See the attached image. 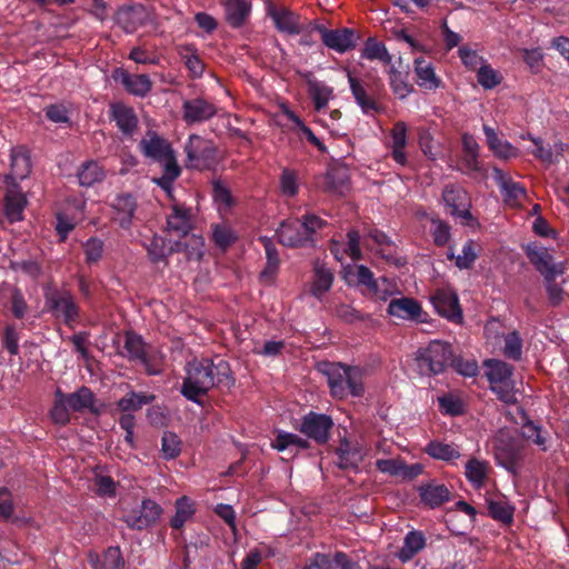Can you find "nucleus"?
<instances>
[{
	"label": "nucleus",
	"mask_w": 569,
	"mask_h": 569,
	"mask_svg": "<svg viewBox=\"0 0 569 569\" xmlns=\"http://www.w3.org/2000/svg\"><path fill=\"white\" fill-rule=\"evenodd\" d=\"M186 373L180 392L196 403H201V398L213 387L229 389L234 383L230 366L222 359L218 362L193 359L188 362Z\"/></svg>",
	"instance_id": "f257e3e1"
},
{
	"label": "nucleus",
	"mask_w": 569,
	"mask_h": 569,
	"mask_svg": "<svg viewBox=\"0 0 569 569\" xmlns=\"http://www.w3.org/2000/svg\"><path fill=\"white\" fill-rule=\"evenodd\" d=\"M318 368L327 377L330 393L336 399L363 396L366 388L361 367L323 361L319 363Z\"/></svg>",
	"instance_id": "f03ea898"
},
{
	"label": "nucleus",
	"mask_w": 569,
	"mask_h": 569,
	"mask_svg": "<svg viewBox=\"0 0 569 569\" xmlns=\"http://www.w3.org/2000/svg\"><path fill=\"white\" fill-rule=\"evenodd\" d=\"M491 443L492 453L498 466L503 467L512 475H518L525 458L526 446L523 440L509 429H499Z\"/></svg>",
	"instance_id": "7ed1b4c3"
},
{
	"label": "nucleus",
	"mask_w": 569,
	"mask_h": 569,
	"mask_svg": "<svg viewBox=\"0 0 569 569\" xmlns=\"http://www.w3.org/2000/svg\"><path fill=\"white\" fill-rule=\"evenodd\" d=\"M453 356V347L443 340H431L426 347L418 348L416 351V363L418 372L427 377L443 373L450 359Z\"/></svg>",
	"instance_id": "20e7f679"
},
{
	"label": "nucleus",
	"mask_w": 569,
	"mask_h": 569,
	"mask_svg": "<svg viewBox=\"0 0 569 569\" xmlns=\"http://www.w3.org/2000/svg\"><path fill=\"white\" fill-rule=\"evenodd\" d=\"M187 169L209 170L218 160V148L216 143L199 134H190L184 144Z\"/></svg>",
	"instance_id": "39448f33"
},
{
	"label": "nucleus",
	"mask_w": 569,
	"mask_h": 569,
	"mask_svg": "<svg viewBox=\"0 0 569 569\" xmlns=\"http://www.w3.org/2000/svg\"><path fill=\"white\" fill-rule=\"evenodd\" d=\"M442 200L449 214L463 226L477 223L471 212V197L460 184L449 183L442 189Z\"/></svg>",
	"instance_id": "423d86ee"
},
{
	"label": "nucleus",
	"mask_w": 569,
	"mask_h": 569,
	"mask_svg": "<svg viewBox=\"0 0 569 569\" xmlns=\"http://www.w3.org/2000/svg\"><path fill=\"white\" fill-rule=\"evenodd\" d=\"M482 366L486 369L485 373L491 391L496 392L499 399L507 400L510 396V389H512L515 367L502 361V359L495 358L486 359Z\"/></svg>",
	"instance_id": "0eeeda50"
},
{
	"label": "nucleus",
	"mask_w": 569,
	"mask_h": 569,
	"mask_svg": "<svg viewBox=\"0 0 569 569\" xmlns=\"http://www.w3.org/2000/svg\"><path fill=\"white\" fill-rule=\"evenodd\" d=\"M348 80L350 86V91L357 102L359 104L361 111L365 114H372V112H381L382 106L376 100V94L379 93L381 87H383L381 80H376L366 89L362 81L358 80V78L352 77L351 73H348Z\"/></svg>",
	"instance_id": "6e6552de"
},
{
	"label": "nucleus",
	"mask_w": 569,
	"mask_h": 569,
	"mask_svg": "<svg viewBox=\"0 0 569 569\" xmlns=\"http://www.w3.org/2000/svg\"><path fill=\"white\" fill-rule=\"evenodd\" d=\"M430 301L435 310L452 322H461L463 319V311L459 302V297L451 288H437Z\"/></svg>",
	"instance_id": "1a4fd4ad"
},
{
	"label": "nucleus",
	"mask_w": 569,
	"mask_h": 569,
	"mask_svg": "<svg viewBox=\"0 0 569 569\" xmlns=\"http://www.w3.org/2000/svg\"><path fill=\"white\" fill-rule=\"evenodd\" d=\"M305 139L313 144L318 151L327 152L326 144L316 136L311 127L307 126L303 119L287 108V141L289 144H296L297 141H305Z\"/></svg>",
	"instance_id": "9d476101"
},
{
	"label": "nucleus",
	"mask_w": 569,
	"mask_h": 569,
	"mask_svg": "<svg viewBox=\"0 0 569 569\" xmlns=\"http://www.w3.org/2000/svg\"><path fill=\"white\" fill-rule=\"evenodd\" d=\"M162 513V508L151 499H144L137 508L123 516L124 522L131 529L143 530L154 525Z\"/></svg>",
	"instance_id": "9b49d317"
},
{
	"label": "nucleus",
	"mask_w": 569,
	"mask_h": 569,
	"mask_svg": "<svg viewBox=\"0 0 569 569\" xmlns=\"http://www.w3.org/2000/svg\"><path fill=\"white\" fill-rule=\"evenodd\" d=\"M48 303L56 318H61L68 326H72L79 318V307L74 297L67 290H56L48 298Z\"/></svg>",
	"instance_id": "f8f14e48"
},
{
	"label": "nucleus",
	"mask_w": 569,
	"mask_h": 569,
	"mask_svg": "<svg viewBox=\"0 0 569 569\" xmlns=\"http://www.w3.org/2000/svg\"><path fill=\"white\" fill-rule=\"evenodd\" d=\"M319 32L321 34V40L327 48L341 53L356 48L360 39L357 31L355 29H349V27H342L341 29H327V27H320Z\"/></svg>",
	"instance_id": "ddd939ff"
},
{
	"label": "nucleus",
	"mask_w": 569,
	"mask_h": 569,
	"mask_svg": "<svg viewBox=\"0 0 569 569\" xmlns=\"http://www.w3.org/2000/svg\"><path fill=\"white\" fill-rule=\"evenodd\" d=\"M181 110L182 119L187 124L204 122L217 114L214 103L202 97L184 100Z\"/></svg>",
	"instance_id": "4468645a"
},
{
	"label": "nucleus",
	"mask_w": 569,
	"mask_h": 569,
	"mask_svg": "<svg viewBox=\"0 0 569 569\" xmlns=\"http://www.w3.org/2000/svg\"><path fill=\"white\" fill-rule=\"evenodd\" d=\"M335 423L326 413L309 412L302 418L301 431L318 443H327Z\"/></svg>",
	"instance_id": "2eb2a0df"
},
{
	"label": "nucleus",
	"mask_w": 569,
	"mask_h": 569,
	"mask_svg": "<svg viewBox=\"0 0 569 569\" xmlns=\"http://www.w3.org/2000/svg\"><path fill=\"white\" fill-rule=\"evenodd\" d=\"M523 250L529 262L538 270L546 282V280L550 278L549 274H551L557 263L555 262V256L550 253L548 248L539 242L527 243Z\"/></svg>",
	"instance_id": "dca6fc26"
},
{
	"label": "nucleus",
	"mask_w": 569,
	"mask_h": 569,
	"mask_svg": "<svg viewBox=\"0 0 569 569\" xmlns=\"http://www.w3.org/2000/svg\"><path fill=\"white\" fill-rule=\"evenodd\" d=\"M28 200L20 187L12 182L8 184L3 199V213L10 223L21 221Z\"/></svg>",
	"instance_id": "f3484780"
},
{
	"label": "nucleus",
	"mask_w": 569,
	"mask_h": 569,
	"mask_svg": "<svg viewBox=\"0 0 569 569\" xmlns=\"http://www.w3.org/2000/svg\"><path fill=\"white\" fill-rule=\"evenodd\" d=\"M417 492L421 503L429 508L443 506L451 499V491H449L447 485L435 479L418 485Z\"/></svg>",
	"instance_id": "a211bd4d"
},
{
	"label": "nucleus",
	"mask_w": 569,
	"mask_h": 569,
	"mask_svg": "<svg viewBox=\"0 0 569 569\" xmlns=\"http://www.w3.org/2000/svg\"><path fill=\"white\" fill-rule=\"evenodd\" d=\"M493 179L500 188L503 200L509 204H517L519 201L526 199L527 189L522 183L513 181L509 173L495 166L492 168Z\"/></svg>",
	"instance_id": "6ab92c4d"
},
{
	"label": "nucleus",
	"mask_w": 569,
	"mask_h": 569,
	"mask_svg": "<svg viewBox=\"0 0 569 569\" xmlns=\"http://www.w3.org/2000/svg\"><path fill=\"white\" fill-rule=\"evenodd\" d=\"M112 78L120 82L133 96L146 97L152 89V81L147 74H131L122 68L113 71Z\"/></svg>",
	"instance_id": "aec40b11"
},
{
	"label": "nucleus",
	"mask_w": 569,
	"mask_h": 569,
	"mask_svg": "<svg viewBox=\"0 0 569 569\" xmlns=\"http://www.w3.org/2000/svg\"><path fill=\"white\" fill-rule=\"evenodd\" d=\"M141 152L153 161H161L168 158L174 150L171 143L154 131H148L139 142Z\"/></svg>",
	"instance_id": "412c9836"
},
{
	"label": "nucleus",
	"mask_w": 569,
	"mask_h": 569,
	"mask_svg": "<svg viewBox=\"0 0 569 569\" xmlns=\"http://www.w3.org/2000/svg\"><path fill=\"white\" fill-rule=\"evenodd\" d=\"M482 131L486 136V143L489 150L498 159L509 160L512 159V157H518V148L513 147V144L510 143V141L503 140V138L500 137L495 127L483 124Z\"/></svg>",
	"instance_id": "4be33fe9"
},
{
	"label": "nucleus",
	"mask_w": 569,
	"mask_h": 569,
	"mask_svg": "<svg viewBox=\"0 0 569 569\" xmlns=\"http://www.w3.org/2000/svg\"><path fill=\"white\" fill-rule=\"evenodd\" d=\"M167 228L180 238L186 237L193 228L191 209L184 204H173L172 212L167 218Z\"/></svg>",
	"instance_id": "5701e85b"
},
{
	"label": "nucleus",
	"mask_w": 569,
	"mask_h": 569,
	"mask_svg": "<svg viewBox=\"0 0 569 569\" xmlns=\"http://www.w3.org/2000/svg\"><path fill=\"white\" fill-rule=\"evenodd\" d=\"M367 237L379 247L378 254L382 257V259L395 263L396 266H403L406 261L398 258L397 247L391 237L387 236L386 232L380 231V229H369Z\"/></svg>",
	"instance_id": "b1692460"
},
{
	"label": "nucleus",
	"mask_w": 569,
	"mask_h": 569,
	"mask_svg": "<svg viewBox=\"0 0 569 569\" xmlns=\"http://www.w3.org/2000/svg\"><path fill=\"white\" fill-rule=\"evenodd\" d=\"M388 313L400 319L418 321L421 318L422 309L418 300L413 298H398L391 299L388 306Z\"/></svg>",
	"instance_id": "393cba45"
},
{
	"label": "nucleus",
	"mask_w": 569,
	"mask_h": 569,
	"mask_svg": "<svg viewBox=\"0 0 569 569\" xmlns=\"http://www.w3.org/2000/svg\"><path fill=\"white\" fill-rule=\"evenodd\" d=\"M111 116L123 134H132L138 127V118L133 108L123 103L111 104Z\"/></svg>",
	"instance_id": "a878e982"
},
{
	"label": "nucleus",
	"mask_w": 569,
	"mask_h": 569,
	"mask_svg": "<svg viewBox=\"0 0 569 569\" xmlns=\"http://www.w3.org/2000/svg\"><path fill=\"white\" fill-rule=\"evenodd\" d=\"M427 545V537L425 532L418 531V529H411L405 536L402 546L398 552V559L402 562L410 561L415 558L417 552L423 550Z\"/></svg>",
	"instance_id": "bb28decb"
},
{
	"label": "nucleus",
	"mask_w": 569,
	"mask_h": 569,
	"mask_svg": "<svg viewBox=\"0 0 569 569\" xmlns=\"http://www.w3.org/2000/svg\"><path fill=\"white\" fill-rule=\"evenodd\" d=\"M413 66L419 86L425 89H438V87L441 86L442 81L438 74H436L435 67H432L429 60L420 56L413 60Z\"/></svg>",
	"instance_id": "cd10ccee"
},
{
	"label": "nucleus",
	"mask_w": 569,
	"mask_h": 569,
	"mask_svg": "<svg viewBox=\"0 0 569 569\" xmlns=\"http://www.w3.org/2000/svg\"><path fill=\"white\" fill-rule=\"evenodd\" d=\"M490 470L489 461L478 460V458H470L465 465V476L476 489H480L487 483Z\"/></svg>",
	"instance_id": "c85d7f7f"
},
{
	"label": "nucleus",
	"mask_w": 569,
	"mask_h": 569,
	"mask_svg": "<svg viewBox=\"0 0 569 569\" xmlns=\"http://www.w3.org/2000/svg\"><path fill=\"white\" fill-rule=\"evenodd\" d=\"M112 208L118 213V217H116L114 219L119 222V224L122 228L128 229L131 224V219L137 209L136 199L129 193L119 194L114 198L112 202Z\"/></svg>",
	"instance_id": "c756f323"
},
{
	"label": "nucleus",
	"mask_w": 569,
	"mask_h": 569,
	"mask_svg": "<svg viewBox=\"0 0 569 569\" xmlns=\"http://www.w3.org/2000/svg\"><path fill=\"white\" fill-rule=\"evenodd\" d=\"M308 92L313 100V104L317 111L327 108L329 101L335 94V89L331 86L325 84V82L313 80L312 74L308 73Z\"/></svg>",
	"instance_id": "7c9ffc66"
},
{
	"label": "nucleus",
	"mask_w": 569,
	"mask_h": 569,
	"mask_svg": "<svg viewBox=\"0 0 569 569\" xmlns=\"http://www.w3.org/2000/svg\"><path fill=\"white\" fill-rule=\"evenodd\" d=\"M31 171L30 157L23 148L13 149L11 153V173L7 178L8 184L16 179H24Z\"/></svg>",
	"instance_id": "2f4dec72"
},
{
	"label": "nucleus",
	"mask_w": 569,
	"mask_h": 569,
	"mask_svg": "<svg viewBox=\"0 0 569 569\" xmlns=\"http://www.w3.org/2000/svg\"><path fill=\"white\" fill-rule=\"evenodd\" d=\"M224 9L226 19L233 28L241 27L250 13V4L246 0H226Z\"/></svg>",
	"instance_id": "473e14b6"
},
{
	"label": "nucleus",
	"mask_w": 569,
	"mask_h": 569,
	"mask_svg": "<svg viewBox=\"0 0 569 569\" xmlns=\"http://www.w3.org/2000/svg\"><path fill=\"white\" fill-rule=\"evenodd\" d=\"M488 507V515L496 519V521H500L502 525L510 526L515 519V506L510 505V502L505 501V499H496L488 498L486 499Z\"/></svg>",
	"instance_id": "72a5a7b5"
},
{
	"label": "nucleus",
	"mask_w": 569,
	"mask_h": 569,
	"mask_svg": "<svg viewBox=\"0 0 569 569\" xmlns=\"http://www.w3.org/2000/svg\"><path fill=\"white\" fill-rule=\"evenodd\" d=\"M336 453L338 456L337 466L340 469H357L362 459L360 449H358V447H351L348 439L341 440Z\"/></svg>",
	"instance_id": "f704fd0d"
},
{
	"label": "nucleus",
	"mask_w": 569,
	"mask_h": 569,
	"mask_svg": "<svg viewBox=\"0 0 569 569\" xmlns=\"http://www.w3.org/2000/svg\"><path fill=\"white\" fill-rule=\"evenodd\" d=\"M425 451L431 458L447 462H453L461 456L459 447L453 446V443L440 442V440H431L427 443Z\"/></svg>",
	"instance_id": "c9c22d12"
},
{
	"label": "nucleus",
	"mask_w": 569,
	"mask_h": 569,
	"mask_svg": "<svg viewBox=\"0 0 569 569\" xmlns=\"http://www.w3.org/2000/svg\"><path fill=\"white\" fill-rule=\"evenodd\" d=\"M154 399V395L130 391L118 400L117 408L124 413H130L140 410L146 405L152 403Z\"/></svg>",
	"instance_id": "e433bc0d"
},
{
	"label": "nucleus",
	"mask_w": 569,
	"mask_h": 569,
	"mask_svg": "<svg viewBox=\"0 0 569 569\" xmlns=\"http://www.w3.org/2000/svg\"><path fill=\"white\" fill-rule=\"evenodd\" d=\"M162 164L163 173L159 179L154 181L159 187H161L166 191H170L173 184V181L179 178L181 174V168L177 162L174 151L168 156L164 160L158 161Z\"/></svg>",
	"instance_id": "4c0bfd02"
},
{
	"label": "nucleus",
	"mask_w": 569,
	"mask_h": 569,
	"mask_svg": "<svg viewBox=\"0 0 569 569\" xmlns=\"http://www.w3.org/2000/svg\"><path fill=\"white\" fill-rule=\"evenodd\" d=\"M361 57L367 60H380L385 64H390L392 61V56L388 52L385 43L373 37L367 38L361 50Z\"/></svg>",
	"instance_id": "58836bf2"
},
{
	"label": "nucleus",
	"mask_w": 569,
	"mask_h": 569,
	"mask_svg": "<svg viewBox=\"0 0 569 569\" xmlns=\"http://www.w3.org/2000/svg\"><path fill=\"white\" fill-rule=\"evenodd\" d=\"M64 399L69 408L73 411H82L89 409L94 411V395L88 387H81L76 392L64 393Z\"/></svg>",
	"instance_id": "ea45409f"
},
{
	"label": "nucleus",
	"mask_w": 569,
	"mask_h": 569,
	"mask_svg": "<svg viewBox=\"0 0 569 569\" xmlns=\"http://www.w3.org/2000/svg\"><path fill=\"white\" fill-rule=\"evenodd\" d=\"M333 279L335 274L332 270L328 269L327 266L321 264V262H316L312 284L313 296L321 297L323 293L328 292L332 287Z\"/></svg>",
	"instance_id": "a19ab883"
},
{
	"label": "nucleus",
	"mask_w": 569,
	"mask_h": 569,
	"mask_svg": "<svg viewBox=\"0 0 569 569\" xmlns=\"http://www.w3.org/2000/svg\"><path fill=\"white\" fill-rule=\"evenodd\" d=\"M563 273L561 264H556L553 270L550 271L549 280L545 282V289L548 295V301L551 307H559L563 301L565 290L561 284L557 283L558 274Z\"/></svg>",
	"instance_id": "79ce46f5"
},
{
	"label": "nucleus",
	"mask_w": 569,
	"mask_h": 569,
	"mask_svg": "<svg viewBox=\"0 0 569 569\" xmlns=\"http://www.w3.org/2000/svg\"><path fill=\"white\" fill-rule=\"evenodd\" d=\"M120 353L131 360H141L146 362L144 343L140 336L127 331L124 335L123 350Z\"/></svg>",
	"instance_id": "37998d69"
},
{
	"label": "nucleus",
	"mask_w": 569,
	"mask_h": 569,
	"mask_svg": "<svg viewBox=\"0 0 569 569\" xmlns=\"http://www.w3.org/2000/svg\"><path fill=\"white\" fill-rule=\"evenodd\" d=\"M357 281L359 284L366 286L372 296L378 297V299H386L387 292L380 290L379 282L369 267L363 264L357 266Z\"/></svg>",
	"instance_id": "c03bdc74"
},
{
	"label": "nucleus",
	"mask_w": 569,
	"mask_h": 569,
	"mask_svg": "<svg viewBox=\"0 0 569 569\" xmlns=\"http://www.w3.org/2000/svg\"><path fill=\"white\" fill-rule=\"evenodd\" d=\"M194 508L187 497H181L176 502V515L170 521L173 529H181L183 525L192 517Z\"/></svg>",
	"instance_id": "a18cd8bd"
},
{
	"label": "nucleus",
	"mask_w": 569,
	"mask_h": 569,
	"mask_svg": "<svg viewBox=\"0 0 569 569\" xmlns=\"http://www.w3.org/2000/svg\"><path fill=\"white\" fill-rule=\"evenodd\" d=\"M103 171L96 161L84 162L78 171V179L81 186L90 187L103 179Z\"/></svg>",
	"instance_id": "49530a36"
},
{
	"label": "nucleus",
	"mask_w": 569,
	"mask_h": 569,
	"mask_svg": "<svg viewBox=\"0 0 569 569\" xmlns=\"http://www.w3.org/2000/svg\"><path fill=\"white\" fill-rule=\"evenodd\" d=\"M479 244L475 240L469 239L462 244V252L456 258V266L460 270H467V268L473 267L479 256Z\"/></svg>",
	"instance_id": "de8ad7c7"
},
{
	"label": "nucleus",
	"mask_w": 569,
	"mask_h": 569,
	"mask_svg": "<svg viewBox=\"0 0 569 569\" xmlns=\"http://www.w3.org/2000/svg\"><path fill=\"white\" fill-rule=\"evenodd\" d=\"M503 353L509 359H521L523 355V339L520 332L511 331L503 337Z\"/></svg>",
	"instance_id": "09e8293b"
},
{
	"label": "nucleus",
	"mask_w": 569,
	"mask_h": 569,
	"mask_svg": "<svg viewBox=\"0 0 569 569\" xmlns=\"http://www.w3.org/2000/svg\"><path fill=\"white\" fill-rule=\"evenodd\" d=\"M449 366H451L458 373L463 377H477L479 373V363L473 358H461V356H455L452 350V359H450Z\"/></svg>",
	"instance_id": "8fccbe9b"
},
{
	"label": "nucleus",
	"mask_w": 569,
	"mask_h": 569,
	"mask_svg": "<svg viewBox=\"0 0 569 569\" xmlns=\"http://www.w3.org/2000/svg\"><path fill=\"white\" fill-rule=\"evenodd\" d=\"M69 410H71L64 399V393L58 389L54 392V403L50 411L51 418L56 423L66 425L70 421Z\"/></svg>",
	"instance_id": "3c124183"
},
{
	"label": "nucleus",
	"mask_w": 569,
	"mask_h": 569,
	"mask_svg": "<svg viewBox=\"0 0 569 569\" xmlns=\"http://www.w3.org/2000/svg\"><path fill=\"white\" fill-rule=\"evenodd\" d=\"M96 569H123L124 560L119 547H110L106 550L102 559H97Z\"/></svg>",
	"instance_id": "603ef678"
},
{
	"label": "nucleus",
	"mask_w": 569,
	"mask_h": 569,
	"mask_svg": "<svg viewBox=\"0 0 569 569\" xmlns=\"http://www.w3.org/2000/svg\"><path fill=\"white\" fill-rule=\"evenodd\" d=\"M390 87L398 98H407L412 92L413 86L408 82L407 78L397 70L396 67H390Z\"/></svg>",
	"instance_id": "864d4df0"
},
{
	"label": "nucleus",
	"mask_w": 569,
	"mask_h": 569,
	"mask_svg": "<svg viewBox=\"0 0 569 569\" xmlns=\"http://www.w3.org/2000/svg\"><path fill=\"white\" fill-rule=\"evenodd\" d=\"M501 79L502 74L492 69L489 63H480L477 70V80L483 89H495V87L499 86Z\"/></svg>",
	"instance_id": "5fc2aeb1"
},
{
	"label": "nucleus",
	"mask_w": 569,
	"mask_h": 569,
	"mask_svg": "<svg viewBox=\"0 0 569 569\" xmlns=\"http://www.w3.org/2000/svg\"><path fill=\"white\" fill-rule=\"evenodd\" d=\"M438 402L442 413L449 415V417H459L465 413V403L458 396L443 395L438 398Z\"/></svg>",
	"instance_id": "6e6d98bb"
},
{
	"label": "nucleus",
	"mask_w": 569,
	"mask_h": 569,
	"mask_svg": "<svg viewBox=\"0 0 569 569\" xmlns=\"http://www.w3.org/2000/svg\"><path fill=\"white\" fill-rule=\"evenodd\" d=\"M523 436L527 440L540 447L542 451L548 450V432H543L542 428L533 423V421H527V423H525Z\"/></svg>",
	"instance_id": "4d7b16f0"
},
{
	"label": "nucleus",
	"mask_w": 569,
	"mask_h": 569,
	"mask_svg": "<svg viewBox=\"0 0 569 569\" xmlns=\"http://www.w3.org/2000/svg\"><path fill=\"white\" fill-rule=\"evenodd\" d=\"M348 182L346 170L333 169L326 174V188L332 192L343 193Z\"/></svg>",
	"instance_id": "13d9d810"
},
{
	"label": "nucleus",
	"mask_w": 569,
	"mask_h": 569,
	"mask_svg": "<svg viewBox=\"0 0 569 569\" xmlns=\"http://www.w3.org/2000/svg\"><path fill=\"white\" fill-rule=\"evenodd\" d=\"M161 451L166 459H174L181 452V441L179 437L170 431H166L162 436Z\"/></svg>",
	"instance_id": "bf43d9fd"
},
{
	"label": "nucleus",
	"mask_w": 569,
	"mask_h": 569,
	"mask_svg": "<svg viewBox=\"0 0 569 569\" xmlns=\"http://www.w3.org/2000/svg\"><path fill=\"white\" fill-rule=\"evenodd\" d=\"M309 30L308 19L301 18L287 8V34H303Z\"/></svg>",
	"instance_id": "052dcab7"
},
{
	"label": "nucleus",
	"mask_w": 569,
	"mask_h": 569,
	"mask_svg": "<svg viewBox=\"0 0 569 569\" xmlns=\"http://www.w3.org/2000/svg\"><path fill=\"white\" fill-rule=\"evenodd\" d=\"M182 58L184 59L186 67L191 72L193 78H199L202 76L204 64L193 48L187 47L186 53H182Z\"/></svg>",
	"instance_id": "680f3d73"
},
{
	"label": "nucleus",
	"mask_w": 569,
	"mask_h": 569,
	"mask_svg": "<svg viewBox=\"0 0 569 569\" xmlns=\"http://www.w3.org/2000/svg\"><path fill=\"white\" fill-rule=\"evenodd\" d=\"M432 230L431 234L433 237V242L437 246H445L448 243L450 239V230L451 227L448 224V222L443 220H432Z\"/></svg>",
	"instance_id": "e2e57ef3"
},
{
	"label": "nucleus",
	"mask_w": 569,
	"mask_h": 569,
	"mask_svg": "<svg viewBox=\"0 0 569 569\" xmlns=\"http://www.w3.org/2000/svg\"><path fill=\"white\" fill-rule=\"evenodd\" d=\"M458 54L461 60V62L467 67L469 70H477L479 67H481V63L483 61V58L478 54L475 49H471L469 47H460L458 49Z\"/></svg>",
	"instance_id": "0e129e2a"
},
{
	"label": "nucleus",
	"mask_w": 569,
	"mask_h": 569,
	"mask_svg": "<svg viewBox=\"0 0 569 569\" xmlns=\"http://www.w3.org/2000/svg\"><path fill=\"white\" fill-rule=\"evenodd\" d=\"M212 239L218 247L226 249L233 243L236 237L229 227L217 224L213 227Z\"/></svg>",
	"instance_id": "69168bd1"
},
{
	"label": "nucleus",
	"mask_w": 569,
	"mask_h": 569,
	"mask_svg": "<svg viewBox=\"0 0 569 569\" xmlns=\"http://www.w3.org/2000/svg\"><path fill=\"white\" fill-rule=\"evenodd\" d=\"M86 261L88 263H94L99 261L103 252V241L98 238H90L84 243Z\"/></svg>",
	"instance_id": "338daca9"
},
{
	"label": "nucleus",
	"mask_w": 569,
	"mask_h": 569,
	"mask_svg": "<svg viewBox=\"0 0 569 569\" xmlns=\"http://www.w3.org/2000/svg\"><path fill=\"white\" fill-rule=\"evenodd\" d=\"M347 244L346 250L347 254L350 256L352 260H360L362 259L363 254L360 248V233L357 231V229H350L349 232H347Z\"/></svg>",
	"instance_id": "774afa93"
}]
</instances>
